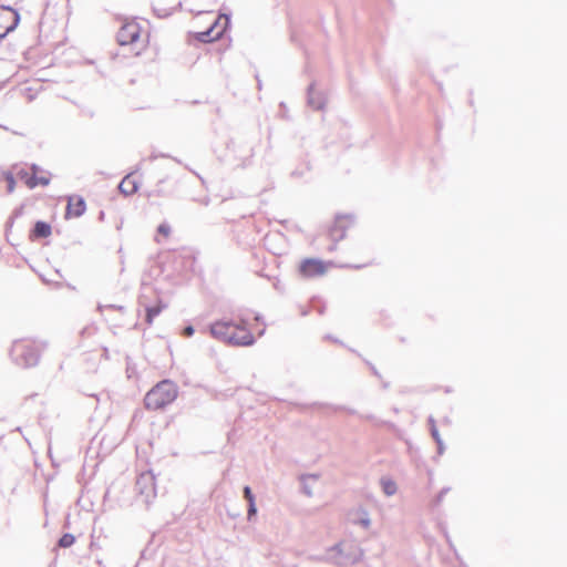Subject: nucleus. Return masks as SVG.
<instances>
[{"instance_id": "f704fd0d", "label": "nucleus", "mask_w": 567, "mask_h": 567, "mask_svg": "<svg viewBox=\"0 0 567 567\" xmlns=\"http://www.w3.org/2000/svg\"><path fill=\"white\" fill-rule=\"evenodd\" d=\"M0 127L7 128V126L2 122H0Z\"/></svg>"}, {"instance_id": "a878e982", "label": "nucleus", "mask_w": 567, "mask_h": 567, "mask_svg": "<svg viewBox=\"0 0 567 567\" xmlns=\"http://www.w3.org/2000/svg\"><path fill=\"white\" fill-rule=\"evenodd\" d=\"M31 171H32V174L31 175H35L38 176L39 173H44L38 165L35 164H32L31 165Z\"/></svg>"}, {"instance_id": "ddd939ff", "label": "nucleus", "mask_w": 567, "mask_h": 567, "mask_svg": "<svg viewBox=\"0 0 567 567\" xmlns=\"http://www.w3.org/2000/svg\"><path fill=\"white\" fill-rule=\"evenodd\" d=\"M380 486L382 488V492L386 496H393L398 492L396 483L390 477H385V476L381 477Z\"/></svg>"}, {"instance_id": "7ed1b4c3", "label": "nucleus", "mask_w": 567, "mask_h": 567, "mask_svg": "<svg viewBox=\"0 0 567 567\" xmlns=\"http://www.w3.org/2000/svg\"><path fill=\"white\" fill-rule=\"evenodd\" d=\"M177 398V386L168 380L157 383L144 399L146 409L158 410L171 404Z\"/></svg>"}, {"instance_id": "f8f14e48", "label": "nucleus", "mask_w": 567, "mask_h": 567, "mask_svg": "<svg viewBox=\"0 0 567 567\" xmlns=\"http://www.w3.org/2000/svg\"><path fill=\"white\" fill-rule=\"evenodd\" d=\"M118 189L122 194L128 196V195H133L134 193L137 192L138 185H137V182L132 178V175L128 174L120 183Z\"/></svg>"}, {"instance_id": "6ab92c4d", "label": "nucleus", "mask_w": 567, "mask_h": 567, "mask_svg": "<svg viewBox=\"0 0 567 567\" xmlns=\"http://www.w3.org/2000/svg\"><path fill=\"white\" fill-rule=\"evenodd\" d=\"M3 178L7 182V190L8 193H12L16 186L14 176L10 172L3 173Z\"/></svg>"}, {"instance_id": "20e7f679", "label": "nucleus", "mask_w": 567, "mask_h": 567, "mask_svg": "<svg viewBox=\"0 0 567 567\" xmlns=\"http://www.w3.org/2000/svg\"><path fill=\"white\" fill-rule=\"evenodd\" d=\"M41 348L32 340H18L14 341L10 355L13 362L22 368L33 367L38 363Z\"/></svg>"}, {"instance_id": "9b49d317", "label": "nucleus", "mask_w": 567, "mask_h": 567, "mask_svg": "<svg viewBox=\"0 0 567 567\" xmlns=\"http://www.w3.org/2000/svg\"><path fill=\"white\" fill-rule=\"evenodd\" d=\"M327 96L318 91L313 84H311L308 89V106H326L328 103Z\"/></svg>"}, {"instance_id": "72a5a7b5", "label": "nucleus", "mask_w": 567, "mask_h": 567, "mask_svg": "<svg viewBox=\"0 0 567 567\" xmlns=\"http://www.w3.org/2000/svg\"><path fill=\"white\" fill-rule=\"evenodd\" d=\"M308 477L317 480V475H309Z\"/></svg>"}, {"instance_id": "c9c22d12", "label": "nucleus", "mask_w": 567, "mask_h": 567, "mask_svg": "<svg viewBox=\"0 0 567 567\" xmlns=\"http://www.w3.org/2000/svg\"><path fill=\"white\" fill-rule=\"evenodd\" d=\"M265 333V329H262L260 332H259V336H262Z\"/></svg>"}, {"instance_id": "2eb2a0df", "label": "nucleus", "mask_w": 567, "mask_h": 567, "mask_svg": "<svg viewBox=\"0 0 567 567\" xmlns=\"http://www.w3.org/2000/svg\"><path fill=\"white\" fill-rule=\"evenodd\" d=\"M50 184V176L49 173H43L40 176L32 175L27 179V186L29 188H34L38 185L48 186Z\"/></svg>"}, {"instance_id": "f3484780", "label": "nucleus", "mask_w": 567, "mask_h": 567, "mask_svg": "<svg viewBox=\"0 0 567 567\" xmlns=\"http://www.w3.org/2000/svg\"><path fill=\"white\" fill-rule=\"evenodd\" d=\"M165 308L164 305L161 302L155 306H146V323L152 324L153 320L162 312V310Z\"/></svg>"}, {"instance_id": "c756f323", "label": "nucleus", "mask_w": 567, "mask_h": 567, "mask_svg": "<svg viewBox=\"0 0 567 567\" xmlns=\"http://www.w3.org/2000/svg\"><path fill=\"white\" fill-rule=\"evenodd\" d=\"M209 202H210V200H209V198H208V197H205V198H203V199L200 200V204H202V205H204V206H207V205H209Z\"/></svg>"}, {"instance_id": "393cba45", "label": "nucleus", "mask_w": 567, "mask_h": 567, "mask_svg": "<svg viewBox=\"0 0 567 567\" xmlns=\"http://www.w3.org/2000/svg\"><path fill=\"white\" fill-rule=\"evenodd\" d=\"M183 334L185 337H192L194 334V328L192 326H187L184 331H183Z\"/></svg>"}, {"instance_id": "b1692460", "label": "nucleus", "mask_w": 567, "mask_h": 567, "mask_svg": "<svg viewBox=\"0 0 567 567\" xmlns=\"http://www.w3.org/2000/svg\"><path fill=\"white\" fill-rule=\"evenodd\" d=\"M244 496L247 499L248 504H250L251 502H255V496L249 486L244 487Z\"/></svg>"}, {"instance_id": "1a4fd4ad", "label": "nucleus", "mask_w": 567, "mask_h": 567, "mask_svg": "<svg viewBox=\"0 0 567 567\" xmlns=\"http://www.w3.org/2000/svg\"><path fill=\"white\" fill-rule=\"evenodd\" d=\"M85 200L81 196H69L65 217H80L85 213Z\"/></svg>"}, {"instance_id": "2f4dec72", "label": "nucleus", "mask_w": 567, "mask_h": 567, "mask_svg": "<svg viewBox=\"0 0 567 567\" xmlns=\"http://www.w3.org/2000/svg\"><path fill=\"white\" fill-rule=\"evenodd\" d=\"M1 8H2V9H4V10H10V11H12V8H11V7L1 6Z\"/></svg>"}, {"instance_id": "cd10ccee", "label": "nucleus", "mask_w": 567, "mask_h": 567, "mask_svg": "<svg viewBox=\"0 0 567 567\" xmlns=\"http://www.w3.org/2000/svg\"><path fill=\"white\" fill-rule=\"evenodd\" d=\"M10 30H12V27L6 28L4 30L0 27V39H2Z\"/></svg>"}, {"instance_id": "f257e3e1", "label": "nucleus", "mask_w": 567, "mask_h": 567, "mask_svg": "<svg viewBox=\"0 0 567 567\" xmlns=\"http://www.w3.org/2000/svg\"><path fill=\"white\" fill-rule=\"evenodd\" d=\"M213 338L231 346H251L255 343L254 336L241 324L234 321H216L210 324Z\"/></svg>"}, {"instance_id": "4468645a", "label": "nucleus", "mask_w": 567, "mask_h": 567, "mask_svg": "<svg viewBox=\"0 0 567 567\" xmlns=\"http://www.w3.org/2000/svg\"><path fill=\"white\" fill-rule=\"evenodd\" d=\"M51 235V226L44 221H37L32 230L35 238H47Z\"/></svg>"}, {"instance_id": "0eeeda50", "label": "nucleus", "mask_w": 567, "mask_h": 567, "mask_svg": "<svg viewBox=\"0 0 567 567\" xmlns=\"http://www.w3.org/2000/svg\"><path fill=\"white\" fill-rule=\"evenodd\" d=\"M136 488L150 502L155 496V478L151 473H142L136 481Z\"/></svg>"}, {"instance_id": "473e14b6", "label": "nucleus", "mask_w": 567, "mask_h": 567, "mask_svg": "<svg viewBox=\"0 0 567 567\" xmlns=\"http://www.w3.org/2000/svg\"><path fill=\"white\" fill-rule=\"evenodd\" d=\"M445 492H446V491H441V493H440V495H439V501H441V499H442L443 494H444Z\"/></svg>"}, {"instance_id": "a211bd4d", "label": "nucleus", "mask_w": 567, "mask_h": 567, "mask_svg": "<svg viewBox=\"0 0 567 567\" xmlns=\"http://www.w3.org/2000/svg\"><path fill=\"white\" fill-rule=\"evenodd\" d=\"M75 542V537L72 535V534H64L60 539H59V546L63 547V548H68L70 546H72Z\"/></svg>"}, {"instance_id": "e433bc0d", "label": "nucleus", "mask_w": 567, "mask_h": 567, "mask_svg": "<svg viewBox=\"0 0 567 567\" xmlns=\"http://www.w3.org/2000/svg\"><path fill=\"white\" fill-rule=\"evenodd\" d=\"M278 106L284 107V106H285V103H282V102H281V103H279V105H278Z\"/></svg>"}, {"instance_id": "39448f33", "label": "nucleus", "mask_w": 567, "mask_h": 567, "mask_svg": "<svg viewBox=\"0 0 567 567\" xmlns=\"http://www.w3.org/2000/svg\"><path fill=\"white\" fill-rule=\"evenodd\" d=\"M229 23L228 16H220L207 30L196 33V39L199 42L208 43L219 39Z\"/></svg>"}, {"instance_id": "4c0bfd02", "label": "nucleus", "mask_w": 567, "mask_h": 567, "mask_svg": "<svg viewBox=\"0 0 567 567\" xmlns=\"http://www.w3.org/2000/svg\"><path fill=\"white\" fill-rule=\"evenodd\" d=\"M65 1L68 2L69 0H65Z\"/></svg>"}, {"instance_id": "4be33fe9", "label": "nucleus", "mask_w": 567, "mask_h": 567, "mask_svg": "<svg viewBox=\"0 0 567 567\" xmlns=\"http://www.w3.org/2000/svg\"><path fill=\"white\" fill-rule=\"evenodd\" d=\"M157 231H158V234H161V235H163V236L167 237V236H169V234H171V227H169V225H168V224L163 223V224H161V225L158 226Z\"/></svg>"}, {"instance_id": "aec40b11", "label": "nucleus", "mask_w": 567, "mask_h": 567, "mask_svg": "<svg viewBox=\"0 0 567 567\" xmlns=\"http://www.w3.org/2000/svg\"><path fill=\"white\" fill-rule=\"evenodd\" d=\"M429 424H430V431H431V435H432V437H433L435 441H439V437H441V436H440V433H439L437 427H436V425H435V420H434V417H433V416H430V417H429Z\"/></svg>"}, {"instance_id": "bb28decb", "label": "nucleus", "mask_w": 567, "mask_h": 567, "mask_svg": "<svg viewBox=\"0 0 567 567\" xmlns=\"http://www.w3.org/2000/svg\"><path fill=\"white\" fill-rule=\"evenodd\" d=\"M437 444L439 454H442L444 451V444L441 437H439V441H435Z\"/></svg>"}, {"instance_id": "9d476101", "label": "nucleus", "mask_w": 567, "mask_h": 567, "mask_svg": "<svg viewBox=\"0 0 567 567\" xmlns=\"http://www.w3.org/2000/svg\"><path fill=\"white\" fill-rule=\"evenodd\" d=\"M349 218V216H337L333 226L329 230V236L334 243L343 239Z\"/></svg>"}, {"instance_id": "412c9836", "label": "nucleus", "mask_w": 567, "mask_h": 567, "mask_svg": "<svg viewBox=\"0 0 567 567\" xmlns=\"http://www.w3.org/2000/svg\"><path fill=\"white\" fill-rule=\"evenodd\" d=\"M17 177L20 178L21 181H23L25 184H27V179L29 177H31L32 175L27 172L24 168H19L17 169V173H16Z\"/></svg>"}, {"instance_id": "6e6552de", "label": "nucleus", "mask_w": 567, "mask_h": 567, "mask_svg": "<svg viewBox=\"0 0 567 567\" xmlns=\"http://www.w3.org/2000/svg\"><path fill=\"white\" fill-rule=\"evenodd\" d=\"M300 272L306 277H316L326 272V265L317 259H306L300 265Z\"/></svg>"}, {"instance_id": "c85d7f7f", "label": "nucleus", "mask_w": 567, "mask_h": 567, "mask_svg": "<svg viewBox=\"0 0 567 567\" xmlns=\"http://www.w3.org/2000/svg\"><path fill=\"white\" fill-rule=\"evenodd\" d=\"M303 492L307 496H311L312 495V492L311 489L305 484L303 485Z\"/></svg>"}, {"instance_id": "7c9ffc66", "label": "nucleus", "mask_w": 567, "mask_h": 567, "mask_svg": "<svg viewBox=\"0 0 567 567\" xmlns=\"http://www.w3.org/2000/svg\"><path fill=\"white\" fill-rule=\"evenodd\" d=\"M105 308H112V309L123 310V307H122V306H114V305L105 306Z\"/></svg>"}, {"instance_id": "dca6fc26", "label": "nucleus", "mask_w": 567, "mask_h": 567, "mask_svg": "<svg viewBox=\"0 0 567 567\" xmlns=\"http://www.w3.org/2000/svg\"><path fill=\"white\" fill-rule=\"evenodd\" d=\"M352 520H353V524L359 525V526L363 527L364 529H368L371 525V519L369 517V514L364 509H359L354 514V517L352 518Z\"/></svg>"}, {"instance_id": "423d86ee", "label": "nucleus", "mask_w": 567, "mask_h": 567, "mask_svg": "<svg viewBox=\"0 0 567 567\" xmlns=\"http://www.w3.org/2000/svg\"><path fill=\"white\" fill-rule=\"evenodd\" d=\"M141 35L140 24L132 20L125 21L116 33V40L120 45H127L135 43Z\"/></svg>"}, {"instance_id": "5701e85b", "label": "nucleus", "mask_w": 567, "mask_h": 567, "mask_svg": "<svg viewBox=\"0 0 567 567\" xmlns=\"http://www.w3.org/2000/svg\"><path fill=\"white\" fill-rule=\"evenodd\" d=\"M256 514H257L256 504H255V502H251L250 504H248V514H247L248 520H252V518L256 516Z\"/></svg>"}, {"instance_id": "f03ea898", "label": "nucleus", "mask_w": 567, "mask_h": 567, "mask_svg": "<svg viewBox=\"0 0 567 567\" xmlns=\"http://www.w3.org/2000/svg\"><path fill=\"white\" fill-rule=\"evenodd\" d=\"M362 549L353 543H339L327 549L326 554L318 558L337 566L354 565L361 560Z\"/></svg>"}]
</instances>
